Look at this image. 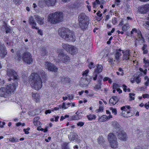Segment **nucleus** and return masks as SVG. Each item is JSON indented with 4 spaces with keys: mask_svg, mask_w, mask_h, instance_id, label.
<instances>
[{
    "mask_svg": "<svg viewBox=\"0 0 149 149\" xmlns=\"http://www.w3.org/2000/svg\"><path fill=\"white\" fill-rule=\"evenodd\" d=\"M29 82L32 88L36 90L40 89L42 87V81L39 75L36 73H33L29 77Z\"/></svg>",
    "mask_w": 149,
    "mask_h": 149,
    "instance_id": "1",
    "label": "nucleus"
},
{
    "mask_svg": "<svg viewBox=\"0 0 149 149\" xmlns=\"http://www.w3.org/2000/svg\"><path fill=\"white\" fill-rule=\"evenodd\" d=\"M63 19L62 12L57 11L49 14L48 16V21L53 24H56L61 22Z\"/></svg>",
    "mask_w": 149,
    "mask_h": 149,
    "instance_id": "2",
    "label": "nucleus"
},
{
    "mask_svg": "<svg viewBox=\"0 0 149 149\" xmlns=\"http://www.w3.org/2000/svg\"><path fill=\"white\" fill-rule=\"evenodd\" d=\"M7 74L10 78L8 79L9 81H12L11 82H17L19 78L16 72L12 69H7Z\"/></svg>",
    "mask_w": 149,
    "mask_h": 149,
    "instance_id": "3",
    "label": "nucleus"
},
{
    "mask_svg": "<svg viewBox=\"0 0 149 149\" xmlns=\"http://www.w3.org/2000/svg\"><path fill=\"white\" fill-rule=\"evenodd\" d=\"M76 40L74 32L70 31L68 29H66V41L74 42Z\"/></svg>",
    "mask_w": 149,
    "mask_h": 149,
    "instance_id": "4",
    "label": "nucleus"
},
{
    "mask_svg": "<svg viewBox=\"0 0 149 149\" xmlns=\"http://www.w3.org/2000/svg\"><path fill=\"white\" fill-rule=\"evenodd\" d=\"M43 64L45 68L49 71L55 72L57 70L56 67L50 62L45 61L43 62Z\"/></svg>",
    "mask_w": 149,
    "mask_h": 149,
    "instance_id": "5",
    "label": "nucleus"
},
{
    "mask_svg": "<svg viewBox=\"0 0 149 149\" xmlns=\"http://www.w3.org/2000/svg\"><path fill=\"white\" fill-rule=\"evenodd\" d=\"M134 33H137L136 41H139V43L141 44L144 42V39L142 36L141 32L139 30H137L135 28H134L131 32V34H132Z\"/></svg>",
    "mask_w": 149,
    "mask_h": 149,
    "instance_id": "6",
    "label": "nucleus"
},
{
    "mask_svg": "<svg viewBox=\"0 0 149 149\" xmlns=\"http://www.w3.org/2000/svg\"><path fill=\"white\" fill-rule=\"evenodd\" d=\"M23 61L25 63L29 64H31L33 61L31 54L28 52H25L23 54L22 57Z\"/></svg>",
    "mask_w": 149,
    "mask_h": 149,
    "instance_id": "7",
    "label": "nucleus"
},
{
    "mask_svg": "<svg viewBox=\"0 0 149 149\" xmlns=\"http://www.w3.org/2000/svg\"><path fill=\"white\" fill-rule=\"evenodd\" d=\"M87 78V77H85L81 78L79 82V84L82 87H86L88 86V85L91 81L92 77H90V79L88 80Z\"/></svg>",
    "mask_w": 149,
    "mask_h": 149,
    "instance_id": "8",
    "label": "nucleus"
},
{
    "mask_svg": "<svg viewBox=\"0 0 149 149\" xmlns=\"http://www.w3.org/2000/svg\"><path fill=\"white\" fill-rule=\"evenodd\" d=\"M114 134L116 135L118 139L120 140L125 141L127 140V134L125 132L123 131L114 132Z\"/></svg>",
    "mask_w": 149,
    "mask_h": 149,
    "instance_id": "9",
    "label": "nucleus"
},
{
    "mask_svg": "<svg viewBox=\"0 0 149 149\" xmlns=\"http://www.w3.org/2000/svg\"><path fill=\"white\" fill-rule=\"evenodd\" d=\"M69 139L72 141H74L75 140L78 143L80 142L81 141L78 139V136L75 133L73 132H71L70 134L68 135Z\"/></svg>",
    "mask_w": 149,
    "mask_h": 149,
    "instance_id": "10",
    "label": "nucleus"
},
{
    "mask_svg": "<svg viewBox=\"0 0 149 149\" xmlns=\"http://www.w3.org/2000/svg\"><path fill=\"white\" fill-rule=\"evenodd\" d=\"M17 86V83L16 82H15L14 83H12V84L8 85L6 87V88L10 94L12 92L14 91Z\"/></svg>",
    "mask_w": 149,
    "mask_h": 149,
    "instance_id": "11",
    "label": "nucleus"
},
{
    "mask_svg": "<svg viewBox=\"0 0 149 149\" xmlns=\"http://www.w3.org/2000/svg\"><path fill=\"white\" fill-rule=\"evenodd\" d=\"M66 50L71 54H74L77 52V49L75 47L69 45H66Z\"/></svg>",
    "mask_w": 149,
    "mask_h": 149,
    "instance_id": "12",
    "label": "nucleus"
},
{
    "mask_svg": "<svg viewBox=\"0 0 149 149\" xmlns=\"http://www.w3.org/2000/svg\"><path fill=\"white\" fill-rule=\"evenodd\" d=\"M149 10V4H146L144 6L140 7L139 9V12L142 14L146 13Z\"/></svg>",
    "mask_w": 149,
    "mask_h": 149,
    "instance_id": "13",
    "label": "nucleus"
},
{
    "mask_svg": "<svg viewBox=\"0 0 149 149\" xmlns=\"http://www.w3.org/2000/svg\"><path fill=\"white\" fill-rule=\"evenodd\" d=\"M10 95L8 91L6 88H1L0 89V96L4 97H7Z\"/></svg>",
    "mask_w": 149,
    "mask_h": 149,
    "instance_id": "14",
    "label": "nucleus"
},
{
    "mask_svg": "<svg viewBox=\"0 0 149 149\" xmlns=\"http://www.w3.org/2000/svg\"><path fill=\"white\" fill-rule=\"evenodd\" d=\"M34 17H33V16H31L29 17V23L31 26L32 28L38 29V28L36 26V23L34 20Z\"/></svg>",
    "mask_w": 149,
    "mask_h": 149,
    "instance_id": "15",
    "label": "nucleus"
},
{
    "mask_svg": "<svg viewBox=\"0 0 149 149\" xmlns=\"http://www.w3.org/2000/svg\"><path fill=\"white\" fill-rule=\"evenodd\" d=\"M112 127L114 129V130H115L114 132H118L120 129V126L119 123L116 121H112L111 122Z\"/></svg>",
    "mask_w": 149,
    "mask_h": 149,
    "instance_id": "16",
    "label": "nucleus"
},
{
    "mask_svg": "<svg viewBox=\"0 0 149 149\" xmlns=\"http://www.w3.org/2000/svg\"><path fill=\"white\" fill-rule=\"evenodd\" d=\"M87 16L84 13H80L78 17V20L80 23L84 22L85 21L88 20Z\"/></svg>",
    "mask_w": 149,
    "mask_h": 149,
    "instance_id": "17",
    "label": "nucleus"
},
{
    "mask_svg": "<svg viewBox=\"0 0 149 149\" xmlns=\"http://www.w3.org/2000/svg\"><path fill=\"white\" fill-rule=\"evenodd\" d=\"M34 17L39 24L42 25L43 24L44 17H41L38 15H34Z\"/></svg>",
    "mask_w": 149,
    "mask_h": 149,
    "instance_id": "18",
    "label": "nucleus"
},
{
    "mask_svg": "<svg viewBox=\"0 0 149 149\" xmlns=\"http://www.w3.org/2000/svg\"><path fill=\"white\" fill-rule=\"evenodd\" d=\"M7 54L6 50L5 48L3 46H0V56L3 58Z\"/></svg>",
    "mask_w": 149,
    "mask_h": 149,
    "instance_id": "19",
    "label": "nucleus"
},
{
    "mask_svg": "<svg viewBox=\"0 0 149 149\" xmlns=\"http://www.w3.org/2000/svg\"><path fill=\"white\" fill-rule=\"evenodd\" d=\"M58 53L59 54H58V59L59 60L64 61L65 62V56L64 53L62 51L59 50L58 51Z\"/></svg>",
    "mask_w": 149,
    "mask_h": 149,
    "instance_id": "20",
    "label": "nucleus"
},
{
    "mask_svg": "<svg viewBox=\"0 0 149 149\" xmlns=\"http://www.w3.org/2000/svg\"><path fill=\"white\" fill-rule=\"evenodd\" d=\"M118 100V97L115 96H113L110 99L109 103L110 105H114L117 103Z\"/></svg>",
    "mask_w": 149,
    "mask_h": 149,
    "instance_id": "21",
    "label": "nucleus"
},
{
    "mask_svg": "<svg viewBox=\"0 0 149 149\" xmlns=\"http://www.w3.org/2000/svg\"><path fill=\"white\" fill-rule=\"evenodd\" d=\"M130 51L126 50L125 52H123V59L124 60H127L130 59Z\"/></svg>",
    "mask_w": 149,
    "mask_h": 149,
    "instance_id": "22",
    "label": "nucleus"
},
{
    "mask_svg": "<svg viewBox=\"0 0 149 149\" xmlns=\"http://www.w3.org/2000/svg\"><path fill=\"white\" fill-rule=\"evenodd\" d=\"M115 134H114V133H110L109 134L108 138L109 142L117 140V139Z\"/></svg>",
    "mask_w": 149,
    "mask_h": 149,
    "instance_id": "23",
    "label": "nucleus"
},
{
    "mask_svg": "<svg viewBox=\"0 0 149 149\" xmlns=\"http://www.w3.org/2000/svg\"><path fill=\"white\" fill-rule=\"evenodd\" d=\"M58 34L61 37L64 39H65V28H61L59 29Z\"/></svg>",
    "mask_w": 149,
    "mask_h": 149,
    "instance_id": "24",
    "label": "nucleus"
},
{
    "mask_svg": "<svg viewBox=\"0 0 149 149\" xmlns=\"http://www.w3.org/2000/svg\"><path fill=\"white\" fill-rule=\"evenodd\" d=\"M32 96L34 101L36 102H38L40 100V97L39 94L38 93H32Z\"/></svg>",
    "mask_w": 149,
    "mask_h": 149,
    "instance_id": "25",
    "label": "nucleus"
},
{
    "mask_svg": "<svg viewBox=\"0 0 149 149\" xmlns=\"http://www.w3.org/2000/svg\"><path fill=\"white\" fill-rule=\"evenodd\" d=\"M46 4L48 6H53L55 5L56 0H45Z\"/></svg>",
    "mask_w": 149,
    "mask_h": 149,
    "instance_id": "26",
    "label": "nucleus"
},
{
    "mask_svg": "<svg viewBox=\"0 0 149 149\" xmlns=\"http://www.w3.org/2000/svg\"><path fill=\"white\" fill-rule=\"evenodd\" d=\"M117 141V140H116L109 142L111 148H116L117 147L118 143Z\"/></svg>",
    "mask_w": 149,
    "mask_h": 149,
    "instance_id": "27",
    "label": "nucleus"
},
{
    "mask_svg": "<svg viewBox=\"0 0 149 149\" xmlns=\"http://www.w3.org/2000/svg\"><path fill=\"white\" fill-rule=\"evenodd\" d=\"M102 70V66L101 65L98 64L97 66V68L95 70L94 72L96 73H99L101 72Z\"/></svg>",
    "mask_w": 149,
    "mask_h": 149,
    "instance_id": "28",
    "label": "nucleus"
},
{
    "mask_svg": "<svg viewBox=\"0 0 149 149\" xmlns=\"http://www.w3.org/2000/svg\"><path fill=\"white\" fill-rule=\"evenodd\" d=\"M88 24L87 22H84L81 23H79V25L81 29L84 30H85L87 28Z\"/></svg>",
    "mask_w": 149,
    "mask_h": 149,
    "instance_id": "29",
    "label": "nucleus"
},
{
    "mask_svg": "<svg viewBox=\"0 0 149 149\" xmlns=\"http://www.w3.org/2000/svg\"><path fill=\"white\" fill-rule=\"evenodd\" d=\"M102 85L101 81L99 80L98 81V84L95 85L94 87V88L96 90L101 89Z\"/></svg>",
    "mask_w": 149,
    "mask_h": 149,
    "instance_id": "30",
    "label": "nucleus"
},
{
    "mask_svg": "<svg viewBox=\"0 0 149 149\" xmlns=\"http://www.w3.org/2000/svg\"><path fill=\"white\" fill-rule=\"evenodd\" d=\"M65 109V105L64 102H63L62 104L59 105L58 107H54V110H60L61 109Z\"/></svg>",
    "mask_w": 149,
    "mask_h": 149,
    "instance_id": "31",
    "label": "nucleus"
},
{
    "mask_svg": "<svg viewBox=\"0 0 149 149\" xmlns=\"http://www.w3.org/2000/svg\"><path fill=\"white\" fill-rule=\"evenodd\" d=\"M72 81L70 78L69 77H66V85H67V87L69 88L71 85Z\"/></svg>",
    "mask_w": 149,
    "mask_h": 149,
    "instance_id": "32",
    "label": "nucleus"
},
{
    "mask_svg": "<svg viewBox=\"0 0 149 149\" xmlns=\"http://www.w3.org/2000/svg\"><path fill=\"white\" fill-rule=\"evenodd\" d=\"M46 4V3L45 0H39L38 3L39 6L41 8H42Z\"/></svg>",
    "mask_w": 149,
    "mask_h": 149,
    "instance_id": "33",
    "label": "nucleus"
},
{
    "mask_svg": "<svg viewBox=\"0 0 149 149\" xmlns=\"http://www.w3.org/2000/svg\"><path fill=\"white\" fill-rule=\"evenodd\" d=\"M107 116L106 115H103L101 117H99V121L100 122H104L107 120Z\"/></svg>",
    "mask_w": 149,
    "mask_h": 149,
    "instance_id": "34",
    "label": "nucleus"
},
{
    "mask_svg": "<svg viewBox=\"0 0 149 149\" xmlns=\"http://www.w3.org/2000/svg\"><path fill=\"white\" fill-rule=\"evenodd\" d=\"M88 119L90 120H95L96 118V116L94 114H90L86 116Z\"/></svg>",
    "mask_w": 149,
    "mask_h": 149,
    "instance_id": "35",
    "label": "nucleus"
},
{
    "mask_svg": "<svg viewBox=\"0 0 149 149\" xmlns=\"http://www.w3.org/2000/svg\"><path fill=\"white\" fill-rule=\"evenodd\" d=\"M121 55V54L120 52H116V53L115 54L116 59L117 61H119L120 59V57Z\"/></svg>",
    "mask_w": 149,
    "mask_h": 149,
    "instance_id": "36",
    "label": "nucleus"
},
{
    "mask_svg": "<svg viewBox=\"0 0 149 149\" xmlns=\"http://www.w3.org/2000/svg\"><path fill=\"white\" fill-rule=\"evenodd\" d=\"M143 63L145 64V66L146 67L149 66V60L147 59L146 58L143 59Z\"/></svg>",
    "mask_w": 149,
    "mask_h": 149,
    "instance_id": "37",
    "label": "nucleus"
},
{
    "mask_svg": "<svg viewBox=\"0 0 149 149\" xmlns=\"http://www.w3.org/2000/svg\"><path fill=\"white\" fill-rule=\"evenodd\" d=\"M97 141L98 143L101 145H102L103 143L104 140L102 136H100L97 139Z\"/></svg>",
    "mask_w": 149,
    "mask_h": 149,
    "instance_id": "38",
    "label": "nucleus"
},
{
    "mask_svg": "<svg viewBox=\"0 0 149 149\" xmlns=\"http://www.w3.org/2000/svg\"><path fill=\"white\" fill-rule=\"evenodd\" d=\"M130 107L129 106H123L121 108V110L123 111H128V109H130Z\"/></svg>",
    "mask_w": 149,
    "mask_h": 149,
    "instance_id": "39",
    "label": "nucleus"
},
{
    "mask_svg": "<svg viewBox=\"0 0 149 149\" xmlns=\"http://www.w3.org/2000/svg\"><path fill=\"white\" fill-rule=\"evenodd\" d=\"M40 75L42 77L43 79H45L46 78V75L45 74V72L43 70L40 71Z\"/></svg>",
    "mask_w": 149,
    "mask_h": 149,
    "instance_id": "40",
    "label": "nucleus"
},
{
    "mask_svg": "<svg viewBox=\"0 0 149 149\" xmlns=\"http://www.w3.org/2000/svg\"><path fill=\"white\" fill-rule=\"evenodd\" d=\"M129 24H126L122 27V29L123 31H126L127 30V28L129 26Z\"/></svg>",
    "mask_w": 149,
    "mask_h": 149,
    "instance_id": "41",
    "label": "nucleus"
},
{
    "mask_svg": "<svg viewBox=\"0 0 149 149\" xmlns=\"http://www.w3.org/2000/svg\"><path fill=\"white\" fill-rule=\"evenodd\" d=\"M128 111H123L121 114V115L124 117L127 118V114Z\"/></svg>",
    "mask_w": 149,
    "mask_h": 149,
    "instance_id": "42",
    "label": "nucleus"
},
{
    "mask_svg": "<svg viewBox=\"0 0 149 149\" xmlns=\"http://www.w3.org/2000/svg\"><path fill=\"white\" fill-rule=\"evenodd\" d=\"M143 26L146 29H149V21L146 22L143 24Z\"/></svg>",
    "mask_w": 149,
    "mask_h": 149,
    "instance_id": "43",
    "label": "nucleus"
},
{
    "mask_svg": "<svg viewBox=\"0 0 149 149\" xmlns=\"http://www.w3.org/2000/svg\"><path fill=\"white\" fill-rule=\"evenodd\" d=\"M80 117L79 115H75L72 116V118L73 120H78L79 119Z\"/></svg>",
    "mask_w": 149,
    "mask_h": 149,
    "instance_id": "44",
    "label": "nucleus"
},
{
    "mask_svg": "<svg viewBox=\"0 0 149 149\" xmlns=\"http://www.w3.org/2000/svg\"><path fill=\"white\" fill-rule=\"evenodd\" d=\"M6 30V33H10L11 31V29L9 27L6 26L5 27Z\"/></svg>",
    "mask_w": 149,
    "mask_h": 149,
    "instance_id": "45",
    "label": "nucleus"
},
{
    "mask_svg": "<svg viewBox=\"0 0 149 149\" xmlns=\"http://www.w3.org/2000/svg\"><path fill=\"white\" fill-rule=\"evenodd\" d=\"M88 72V70H86L85 71H84L82 75L83 77H86L88 76L87 74Z\"/></svg>",
    "mask_w": 149,
    "mask_h": 149,
    "instance_id": "46",
    "label": "nucleus"
},
{
    "mask_svg": "<svg viewBox=\"0 0 149 149\" xmlns=\"http://www.w3.org/2000/svg\"><path fill=\"white\" fill-rule=\"evenodd\" d=\"M110 109L111 110L112 112L115 115L117 114V111L116 109L113 108V107H111Z\"/></svg>",
    "mask_w": 149,
    "mask_h": 149,
    "instance_id": "47",
    "label": "nucleus"
},
{
    "mask_svg": "<svg viewBox=\"0 0 149 149\" xmlns=\"http://www.w3.org/2000/svg\"><path fill=\"white\" fill-rule=\"evenodd\" d=\"M135 95V94L133 93H130L129 94V96L131 100H133L134 99V96Z\"/></svg>",
    "mask_w": 149,
    "mask_h": 149,
    "instance_id": "48",
    "label": "nucleus"
},
{
    "mask_svg": "<svg viewBox=\"0 0 149 149\" xmlns=\"http://www.w3.org/2000/svg\"><path fill=\"white\" fill-rule=\"evenodd\" d=\"M10 141L12 142H17L18 141L19 139L17 138H12L10 139Z\"/></svg>",
    "mask_w": 149,
    "mask_h": 149,
    "instance_id": "49",
    "label": "nucleus"
},
{
    "mask_svg": "<svg viewBox=\"0 0 149 149\" xmlns=\"http://www.w3.org/2000/svg\"><path fill=\"white\" fill-rule=\"evenodd\" d=\"M96 15L100 18V20L101 19V17L102 16V14L100 10L98 11L96 13Z\"/></svg>",
    "mask_w": 149,
    "mask_h": 149,
    "instance_id": "50",
    "label": "nucleus"
},
{
    "mask_svg": "<svg viewBox=\"0 0 149 149\" xmlns=\"http://www.w3.org/2000/svg\"><path fill=\"white\" fill-rule=\"evenodd\" d=\"M112 22L114 24H115L117 23V19L116 18L114 17L112 20Z\"/></svg>",
    "mask_w": 149,
    "mask_h": 149,
    "instance_id": "51",
    "label": "nucleus"
},
{
    "mask_svg": "<svg viewBox=\"0 0 149 149\" xmlns=\"http://www.w3.org/2000/svg\"><path fill=\"white\" fill-rule=\"evenodd\" d=\"M41 55L42 56L46 55L47 54L46 50L45 49L42 50L41 52Z\"/></svg>",
    "mask_w": 149,
    "mask_h": 149,
    "instance_id": "52",
    "label": "nucleus"
},
{
    "mask_svg": "<svg viewBox=\"0 0 149 149\" xmlns=\"http://www.w3.org/2000/svg\"><path fill=\"white\" fill-rule=\"evenodd\" d=\"M96 3L98 4H100V2L99 0H96L93 3V5L94 7L95 6H96Z\"/></svg>",
    "mask_w": 149,
    "mask_h": 149,
    "instance_id": "53",
    "label": "nucleus"
},
{
    "mask_svg": "<svg viewBox=\"0 0 149 149\" xmlns=\"http://www.w3.org/2000/svg\"><path fill=\"white\" fill-rule=\"evenodd\" d=\"M120 87V86L118 84L116 83H113V89H116L118 87Z\"/></svg>",
    "mask_w": 149,
    "mask_h": 149,
    "instance_id": "54",
    "label": "nucleus"
},
{
    "mask_svg": "<svg viewBox=\"0 0 149 149\" xmlns=\"http://www.w3.org/2000/svg\"><path fill=\"white\" fill-rule=\"evenodd\" d=\"M137 136L139 137L143 136V133L141 131H139L138 132Z\"/></svg>",
    "mask_w": 149,
    "mask_h": 149,
    "instance_id": "55",
    "label": "nucleus"
},
{
    "mask_svg": "<svg viewBox=\"0 0 149 149\" xmlns=\"http://www.w3.org/2000/svg\"><path fill=\"white\" fill-rule=\"evenodd\" d=\"M135 81L137 84H139L141 81V79L139 77H137Z\"/></svg>",
    "mask_w": 149,
    "mask_h": 149,
    "instance_id": "56",
    "label": "nucleus"
},
{
    "mask_svg": "<svg viewBox=\"0 0 149 149\" xmlns=\"http://www.w3.org/2000/svg\"><path fill=\"white\" fill-rule=\"evenodd\" d=\"M14 2L16 4H19L21 3V1L20 0H13Z\"/></svg>",
    "mask_w": 149,
    "mask_h": 149,
    "instance_id": "57",
    "label": "nucleus"
},
{
    "mask_svg": "<svg viewBox=\"0 0 149 149\" xmlns=\"http://www.w3.org/2000/svg\"><path fill=\"white\" fill-rule=\"evenodd\" d=\"M84 123L83 122H79L77 123V125L80 127L84 125Z\"/></svg>",
    "mask_w": 149,
    "mask_h": 149,
    "instance_id": "58",
    "label": "nucleus"
},
{
    "mask_svg": "<svg viewBox=\"0 0 149 149\" xmlns=\"http://www.w3.org/2000/svg\"><path fill=\"white\" fill-rule=\"evenodd\" d=\"M143 97L144 98H148L149 97V95L147 94H143L142 95Z\"/></svg>",
    "mask_w": 149,
    "mask_h": 149,
    "instance_id": "59",
    "label": "nucleus"
},
{
    "mask_svg": "<svg viewBox=\"0 0 149 149\" xmlns=\"http://www.w3.org/2000/svg\"><path fill=\"white\" fill-rule=\"evenodd\" d=\"M89 68L90 69H91L92 68H94V65H93V63L91 62L90 63V64H89Z\"/></svg>",
    "mask_w": 149,
    "mask_h": 149,
    "instance_id": "60",
    "label": "nucleus"
},
{
    "mask_svg": "<svg viewBox=\"0 0 149 149\" xmlns=\"http://www.w3.org/2000/svg\"><path fill=\"white\" fill-rule=\"evenodd\" d=\"M122 86L123 88V90L125 92H126L127 91L126 88H127V86H126L125 84H123L122 85Z\"/></svg>",
    "mask_w": 149,
    "mask_h": 149,
    "instance_id": "61",
    "label": "nucleus"
},
{
    "mask_svg": "<svg viewBox=\"0 0 149 149\" xmlns=\"http://www.w3.org/2000/svg\"><path fill=\"white\" fill-rule=\"evenodd\" d=\"M33 6L35 10H38V6L36 5L35 3H34L33 4Z\"/></svg>",
    "mask_w": 149,
    "mask_h": 149,
    "instance_id": "62",
    "label": "nucleus"
},
{
    "mask_svg": "<svg viewBox=\"0 0 149 149\" xmlns=\"http://www.w3.org/2000/svg\"><path fill=\"white\" fill-rule=\"evenodd\" d=\"M103 110V107L102 106H100L99 109L97 110L98 112H102Z\"/></svg>",
    "mask_w": 149,
    "mask_h": 149,
    "instance_id": "63",
    "label": "nucleus"
},
{
    "mask_svg": "<svg viewBox=\"0 0 149 149\" xmlns=\"http://www.w3.org/2000/svg\"><path fill=\"white\" fill-rule=\"evenodd\" d=\"M146 108L148 109L149 108V102L147 103L144 105Z\"/></svg>",
    "mask_w": 149,
    "mask_h": 149,
    "instance_id": "64",
    "label": "nucleus"
}]
</instances>
